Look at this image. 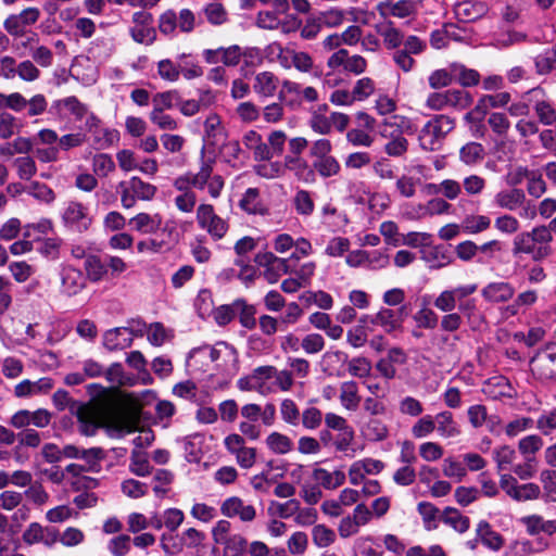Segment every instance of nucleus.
<instances>
[{
  "mask_svg": "<svg viewBox=\"0 0 556 556\" xmlns=\"http://www.w3.org/2000/svg\"><path fill=\"white\" fill-rule=\"evenodd\" d=\"M433 305L441 312L450 313L457 307V300L452 290H444L435 298Z\"/></svg>",
  "mask_w": 556,
  "mask_h": 556,
  "instance_id": "62",
  "label": "nucleus"
},
{
  "mask_svg": "<svg viewBox=\"0 0 556 556\" xmlns=\"http://www.w3.org/2000/svg\"><path fill=\"white\" fill-rule=\"evenodd\" d=\"M128 328L119 327L108 330L103 336V345L110 351L123 350L128 348L132 343V338L121 339L123 331H127Z\"/></svg>",
  "mask_w": 556,
  "mask_h": 556,
  "instance_id": "26",
  "label": "nucleus"
},
{
  "mask_svg": "<svg viewBox=\"0 0 556 556\" xmlns=\"http://www.w3.org/2000/svg\"><path fill=\"white\" fill-rule=\"evenodd\" d=\"M435 430V424L431 415L419 418L412 427V434L416 439H421Z\"/></svg>",
  "mask_w": 556,
  "mask_h": 556,
  "instance_id": "56",
  "label": "nucleus"
},
{
  "mask_svg": "<svg viewBox=\"0 0 556 556\" xmlns=\"http://www.w3.org/2000/svg\"><path fill=\"white\" fill-rule=\"evenodd\" d=\"M442 471L445 477L456 479L457 481L463 480L467 475L466 468L463 464L451 457L443 460Z\"/></svg>",
  "mask_w": 556,
  "mask_h": 556,
  "instance_id": "58",
  "label": "nucleus"
},
{
  "mask_svg": "<svg viewBox=\"0 0 556 556\" xmlns=\"http://www.w3.org/2000/svg\"><path fill=\"white\" fill-rule=\"evenodd\" d=\"M295 210L301 215H311L314 211V201L306 190H300L293 199Z\"/></svg>",
  "mask_w": 556,
  "mask_h": 556,
  "instance_id": "59",
  "label": "nucleus"
},
{
  "mask_svg": "<svg viewBox=\"0 0 556 556\" xmlns=\"http://www.w3.org/2000/svg\"><path fill=\"white\" fill-rule=\"evenodd\" d=\"M17 76L21 80L31 83L40 77L39 68L30 60H25L18 63Z\"/></svg>",
  "mask_w": 556,
  "mask_h": 556,
  "instance_id": "63",
  "label": "nucleus"
},
{
  "mask_svg": "<svg viewBox=\"0 0 556 556\" xmlns=\"http://www.w3.org/2000/svg\"><path fill=\"white\" fill-rule=\"evenodd\" d=\"M435 429L442 438H454L459 434L458 427L454 421L451 412L444 410L435 415L433 418Z\"/></svg>",
  "mask_w": 556,
  "mask_h": 556,
  "instance_id": "24",
  "label": "nucleus"
},
{
  "mask_svg": "<svg viewBox=\"0 0 556 556\" xmlns=\"http://www.w3.org/2000/svg\"><path fill=\"white\" fill-rule=\"evenodd\" d=\"M514 288L507 282H494L482 290L485 300L493 303H501L510 300L514 295Z\"/></svg>",
  "mask_w": 556,
  "mask_h": 556,
  "instance_id": "21",
  "label": "nucleus"
},
{
  "mask_svg": "<svg viewBox=\"0 0 556 556\" xmlns=\"http://www.w3.org/2000/svg\"><path fill=\"white\" fill-rule=\"evenodd\" d=\"M493 458L496 463L497 472L501 473L509 468L516 458V451L509 445H502L494 450Z\"/></svg>",
  "mask_w": 556,
  "mask_h": 556,
  "instance_id": "34",
  "label": "nucleus"
},
{
  "mask_svg": "<svg viewBox=\"0 0 556 556\" xmlns=\"http://www.w3.org/2000/svg\"><path fill=\"white\" fill-rule=\"evenodd\" d=\"M427 188H434V193H441L448 200H455L462 193V186L453 179H445L440 185L429 184Z\"/></svg>",
  "mask_w": 556,
  "mask_h": 556,
  "instance_id": "46",
  "label": "nucleus"
},
{
  "mask_svg": "<svg viewBox=\"0 0 556 556\" xmlns=\"http://www.w3.org/2000/svg\"><path fill=\"white\" fill-rule=\"evenodd\" d=\"M129 35L135 42L140 45L151 46L156 40V29L152 25L130 27Z\"/></svg>",
  "mask_w": 556,
  "mask_h": 556,
  "instance_id": "44",
  "label": "nucleus"
},
{
  "mask_svg": "<svg viewBox=\"0 0 556 556\" xmlns=\"http://www.w3.org/2000/svg\"><path fill=\"white\" fill-rule=\"evenodd\" d=\"M197 222L214 240H220L228 231V223L218 216L213 205L200 204L197 208Z\"/></svg>",
  "mask_w": 556,
  "mask_h": 556,
  "instance_id": "5",
  "label": "nucleus"
},
{
  "mask_svg": "<svg viewBox=\"0 0 556 556\" xmlns=\"http://www.w3.org/2000/svg\"><path fill=\"white\" fill-rule=\"evenodd\" d=\"M239 205L249 214H264L266 212L260 200V191L256 188H249L240 200Z\"/></svg>",
  "mask_w": 556,
  "mask_h": 556,
  "instance_id": "28",
  "label": "nucleus"
},
{
  "mask_svg": "<svg viewBox=\"0 0 556 556\" xmlns=\"http://www.w3.org/2000/svg\"><path fill=\"white\" fill-rule=\"evenodd\" d=\"M377 10L381 16H394L399 18L407 17L415 12V5L408 0L397 2L383 1L377 4Z\"/></svg>",
  "mask_w": 556,
  "mask_h": 556,
  "instance_id": "17",
  "label": "nucleus"
},
{
  "mask_svg": "<svg viewBox=\"0 0 556 556\" xmlns=\"http://www.w3.org/2000/svg\"><path fill=\"white\" fill-rule=\"evenodd\" d=\"M85 269L88 279L96 282L106 274V263L97 255H88L85 261Z\"/></svg>",
  "mask_w": 556,
  "mask_h": 556,
  "instance_id": "33",
  "label": "nucleus"
},
{
  "mask_svg": "<svg viewBox=\"0 0 556 556\" xmlns=\"http://www.w3.org/2000/svg\"><path fill=\"white\" fill-rule=\"evenodd\" d=\"M362 431L370 441H382L388 437L387 426L377 418L369 419Z\"/></svg>",
  "mask_w": 556,
  "mask_h": 556,
  "instance_id": "39",
  "label": "nucleus"
},
{
  "mask_svg": "<svg viewBox=\"0 0 556 556\" xmlns=\"http://www.w3.org/2000/svg\"><path fill=\"white\" fill-rule=\"evenodd\" d=\"M123 493L131 498H140L147 494L148 486L135 479H127L122 483Z\"/></svg>",
  "mask_w": 556,
  "mask_h": 556,
  "instance_id": "64",
  "label": "nucleus"
},
{
  "mask_svg": "<svg viewBox=\"0 0 556 556\" xmlns=\"http://www.w3.org/2000/svg\"><path fill=\"white\" fill-rule=\"evenodd\" d=\"M506 389H509L508 381L503 377H495L484 383L482 391L492 399H498L501 396H509Z\"/></svg>",
  "mask_w": 556,
  "mask_h": 556,
  "instance_id": "41",
  "label": "nucleus"
},
{
  "mask_svg": "<svg viewBox=\"0 0 556 556\" xmlns=\"http://www.w3.org/2000/svg\"><path fill=\"white\" fill-rule=\"evenodd\" d=\"M92 169L96 175L106 177L115 169V163L109 154H96L92 160Z\"/></svg>",
  "mask_w": 556,
  "mask_h": 556,
  "instance_id": "50",
  "label": "nucleus"
},
{
  "mask_svg": "<svg viewBox=\"0 0 556 556\" xmlns=\"http://www.w3.org/2000/svg\"><path fill=\"white\" fill-rule=\"evenodd\" d=\"M528 40V35L523 31L507 29L500 33L495 38V46L498 48H509L514 45L523 43Z\"/></svg>",
  "mask_w": 556,
  "mask_h": 556,
  "instance_id": "37",
  "label": "nucleus"
},
{
  "mask_svg": "<svg viewBox=\"0 0 556 556\" xmlns=\"http://www.w3.org/2000/svg\"><path fill=\"white\" fill-rule=\"evenodd\" d=\"M300 420L306 430H316L323 422V413L319 408L309 406L301 413Z\"/></svg>",
  "mask_w": 556,
  "mask_h": 556,
  "instance_id": "48",
  "label": "nucleus"
},
{
  "mask_svg": "<svg viewBox=\"0 0 556 556\" xmlns=\"http://www.w3.org/2000/svg\"><path fill=\"white\" fill-rule=\"evenodd\" d=\"M326 356H333L337 359L346 363L348 371L354 378L364 379L370 376L372 368L371 362L364 356H357L349 359V356L341 351H336L332 354H326Z\"/></svg>",
  "mask_w": 556,
  "mask_h": 556,
  "instance_id": "13",
  "label": "nucleus"
},
{
  "mask_svg": "<svg viewBox=\"0 0 556 556\" xmlns=\"http://www.w3.org/2000/svg\"><path fill=\"white\" fill-rule=\"evenodd\" d=\"M60 277V293L67 298L79 294L87 286V278L83 271L72 266L64 267Z\"/></svg>",
  "mask_w": 556,
  "mask_h": 556,
  "instance_id": "10",
  "label": "nucleus"
},
{
  "mask_svg": "<svg viewBox=\"0 0 556 556\" xmlns=\"http://www.w3.org/2000/svg\"><path fill=\"white\" fill-rule=\"evenodd\" d=\"M279 86V79L271 72H261L254 77L253 90L263 98L274 97Z\"/></svg>",
  "mask_w": 556,
  "mask_h": 556,
  "instance_id": "15",
  "label": "nucleus"
},
{
  "mask_svg": "<svg viewBox=\"0 0 556 556\" xmlns=\"http://www.w3.org/2000/svg\"><path fill=\"white\" fill-rule=\"evenodd\" d=\"M488 124L497 136L504 137L507 135L510 122L504 113H491L488 118Z\"/></svg>",
  "mask_w": 556,
  "mask_h": 556,
  "instance_id": "55",
  "label": "nucleus"
},
{
  "mask_svg": "<svg viewBox=\"0 0 556 556\" xmlns=\"http://www.w3.org/2000/svg\"><path fill=\"white\" fill-rule=\"evenodd\" d=\"M491 219L484 215H467L462 220V229L466 233L476 235L490 228Z\"/></svg>",
  "mask_w": 556,
  "mask_h": 556,
  "instance_id": "30",
  "label": "nucleus"
},
{
  "mask_svg": "<svg viewBox=\"0 0 556 556\" xmlns=\"http://www.w3.org/2000/svg\"><path fill=\"white\" fill-rule=\"evenodd\" d=\"M178 100L179 93L176 90L157 92L152 98L153 108L151 111L165 112L166 110H170L177 105Z\"/></svg>",
  "mask_w": 556,
  "mask_h": 556,
  "instance_id": "31",
  "label": "nucleus"
},
{
  "mask_svg": "<svg viewBox=\"0 0 556 556\" xmlns=\"http://www.w3.org/2000/svg\"><path fill=\"white\" fill-rule=\"evenodd\" d=\"M225 448L235 456L237 464L249 469L256 462V448L245 445V439L239 433H230L224 439Z\"/></svg>",
  "mask_w": 556,
  "mask_h": 556,
  "instance_id": "6",
  "label": "nucleus"
},
{
  "mask_svg": "<svg viewBox=\"0 0 556 556\" xmlns=\"http://www.w3.org/2000/svg\"><path fill=\"white\" fill-rule=\"evenodd\" d=\"M220 544L224 545L223 556H241L248 546L247 540L240 534L230 535Z\"/></svg>",
  "mask_w": 556,
  "mask_h": 556,
  "instance_id": "43",
  "label": "nucleus"
},
{
  "mask_svg": "<svg viewBox=\"0 0 556 556\" xmlns=\"http://www.w3.org/2000/svg\"><path fill=\"white\" fill-rule=\"evenodd\" d=\"M375 90V81L369 77H363L355 83L352 89L353 98H355L356 101H364L371 96Z\"/></svg>",
  "mask_w": 556,
  "mask_h": 556,
  "instance_id": "53",
  "label": "nucleus"
},
{
  "mask_svg": "<svg viewBox=\"0 0 556 556\" xmlns=\"http://www.w3.org/2000/svg\"><path fill=\"white\" fill-rule=\"evenodd\" d=\"M157 74L164 80L177 81L179 79V66L174 64L169 59L161 60L157 63Z\"/></svg>",
  "mask_w": 556,
  "mask_h": 556,
  "instance_id": "61",
  "label": "nucleus"
},
{
  "mask_svg": "<svg viewBox=\"0 0 556 556\" xmlns=\"http://www.w3.org/2000/svg\"><path fill=\"white\" fill-rule=\"evenodd\" d=\"M477 534L490 548L497 551L503 546L502 536L491 529V526L486 521H480L477 528Z\"/></svg>",
  "mask_w": 556,
  "mask_h": 556,
  "instance_id": "32",
  "label": "nucleus"
},
{
  "mask_svg": "<svg viewBox=\"0 0 556 556\" xmlns=\"http://www.w3.org/2000/svg\"><path fill=\"white\" fill-rule=\"evenodd\" d=\"M280 414L282 420L291 426H298L300 424V410L295 402L291 399H285L280 405Z\"/></svg>",
  "mask_w": 556,
  "mask_h": 556,
  "instance_id": "51",
  "label": "nucleus"
},
{
  "mask_svg": "<svg viewBox=\"0 0 556 556\" xmlns=\"http://www.w3.org/2000/svg\"><path fill=\"white\" fill-rule=\"evenodd\" d=\"M129 469L134 475L139 477H147L152 471L148 458L139 451H132Z\"/></svg>",
  "mask_w": 556,
  "mask_h": 556,
  "instance_id": "47",
  "label": "nucleus"
},
{
  "mask_svg": "<svg viewBox=\"0 0 556 556\" xmlns=\"http://www.w3.org/2000/svg\"><path fill=\"white\" fill-rule=\"evenodd\" d=\"M313 542L318 547H327L336 540V533L325 525H317L312 530Z\"/></svg>",
  "mask_w": 556,
  "mask_h": 556,
  "instance_id": "49",
  "label": "nucleus"
},
{
  "mask_svg": "<svg viewBox=\"0 0 556 556\" xmlns=\"http://www.w3.org/2000/svg\"><path fill=\"white\" fill-rule=\"evenodd\" d=\"M213 174V165L211 161H205L202 163L198 173H191V184L192 187L203 190L211 179Z\"/></svg>",
  "mask_w": 556,
  "mask_h": 556,
  "instance_id": "57",
  "label": "nucleus"
},
{
  "mask_svg": "<svg viewBox=\"0 0 556 556\" xmlns=\"http://www.w3.org/2000/svg\"><path fill=\"white\" fill-rule=\"evenodd\" d=\"M455 127L454 118L447 115H435L421 128L418 139L420 147L426 151H437L443 140Z\"/></svg>",
  "mask_w": 556,
  "mask_h": 556,
  "instance_id": "2",
  "label": "nucleus"
},
{
  "mask_svg": "<svg viewBox=\"0 0 556 556\" xmlns=\"http://www.w3.org/2000/svg\"><path fill=\"white\" fill-rule=\"evenodd\" d=\"M371 323L381 326L388 333L397 329L401 324L400 319L396 318L395 312L389 308L379 311L371 319Z\"/></svg>",
  "mask_w": 556,
  "mask_h": 556,
  "instance_id": "36",
  "label": "nucleus"
},
{
  "mask_svg": "<svg viewBox=\"0 0 556 556\" xmlns=\"http://www.w3.org/2000/svg\"><path fill=\"white\" fill-rule=\"evenodd\" d=\"M473 102L472 96L463 89H450L443 92H432L426 100V106L432 111H442L447 108L457 111L465 110Z\"/></svg>",
  "mask_w": 556,
  "mask_h": 556,
  "instance_id": "4",
  "label": "nucleus"
},
{
  "mask_svg": "<svg viewBox=\"0 0 556 556\" xmlns=\"http://www.w3.org/2000/svg\"><path fill=\"white\" fill-rule=\"evenodd\" d=\"M130 225L134 229L143 233H153L160 229L162 224V217L160 214L153 216L147 213H139L130 219Z\"/></svg>",
  "mask_w": 556,
  "mask_h": 556,
  "instance_id": "23",
  "label": "nucleus"
},
{
  "mask_svg": "<svg viewBox=\"0 0 556 556\" xmlns=\"http://www.w3.org/2000/svg\"><path fill=\"white\" fill-rule=\"evenodd\" d=\"M121 190V203L124 208H131L136 205L137 200L151 201L157 191V188L143 181L141 178L134 176L128 181L118 184Z\"/></svg>",
  "mask_w": 556,
  "mask_h": 556,
  "instance_id": "3",
  "label": "nucleus"
},
{
  "mask_svg": "<svg viewBox=\"0 0 556 556\" xmlns=\"http://www.w3.org/2000/svg\"><path fill=\"white\" fill-rule=\"evenodd\" d=\"M139 406L119 399L112 390L102 393L90 403L77 408L76 417L79 431L87 437L93 435L101 427H110L128 432L137 429Z\"/></svg>",
  "mask_w": 556,
  "mask_h": 556,
  "instance_id": "1",
  "label": "nucleus"
},
{
  "mask_svg": "<svg viewBox=\"0 0 556 556\" xmlns=\"http://www.w3.org/2000/svg\"><path fill=\"white\" fill-rule=\"evenodd\" d=\"M63 220L79 232L86 231L91 224L87 207L78 201H71L67 204L63 213Z\"/></svg>",
  "mask_w": 556,
  "mask_h": 556,
  "instance_id": "12",
  "label": "nucleus"
},
{
  "mask_svg": "<svg viewBox=\"0 0 556 556\" xmlns=\"http://www.w3.org/2000/svg\"><path fill=\"white\" fill-rule=\"evenodd\" d=\"M441 520L452 527L455 531L464 533L469 529L470 520L462 515L456 508L446 507L440 516Z\"/></svg>",
  "mask_w": 556,
  "mask_h": 556,
  "instance_id": "25",
  "label": "nucleus"
},
{
  "mask_svg": "<svg viewBox=\"0 0 556 556\" xmlns=\"http://www.w3.org/2000/svg\"><path fill=\"white\" fill-rule=\"evenodd\" d=\"M313 478L327 490H334L345 482V473L341 470L329 472L324 468H316Z\"/></svg>",
  "mask_w": 556,
  "mask_h": 556,
  "instance_id": "22",
  "label": "nucleus"
},
{
  "mask_svg": "<svg viewBox=\"0 0 556 556\" xmlns=\"http://www.w3.org/2000/svg\"><path fill=\"white\" fill-rule=\"evenodd\" d=\"M526 201L523 190L513 188L497 192L494 197L495 204L504 210L515 211Z\"/></svg>",
  "mask_w": 556,
  "mask_h": 556,
  "instance_id": "19",
  "label": "nucleus"
},
{
  "mask_svg": "<svg viewBox=\"0 0 556 556\" xmlns=\"http://www.w3.org/2000/svg\"><path fill=\"white\" fill-rule=\"evenodd\" d=\"M220 511L224 516L232 518L238 516L243 522H251L256 517L254 506L248 505L238 496H231L222 503Z\"/></svg>",
  "mask_w": 556,
  "mask_h": 556,
  "instance_id": "11",
  "label": "nucleus"
},
{
  "mask_svg": "<svg viewBox=\"0 0 556 556\" xmlns=\"http://www.w3.org/2000/svg\"><path fill=\"white\" fill-rule=\"evenodd\" d=\"M149 118L153 125L162 130H176L178 128L177 121L165 112L151 111Z\"/></svg>",
  "mask_w": 556,
  "mask_h": 556,
  "instance_id": "54",
  "label": "nucleus"
},
{
  "mask_svg": "<svg viewBox=\"0 0 556 556\" xmlns=\"http://www.w3.org/2000/svg\"><path fill=\"white\" fill-rule=\"evenodd\" d=\"M314 173L316 172L323 178H329L340 173L341 166L338 160L332 156H326L314 160L313 162Z\"/></svg>",
  "mask_w": 556,
  "mask_h": 556,
  "instance_id": "29",
  "label": "nucleus"
},
{
  "mask_svg": "<svg viewBox=\"0 0 556 556\" xmlns=\"http://www.w3.org/2000/svg\"><path fill=\"white\" fill-rule=\"evenodd\" d=\"M254 262L264 268V278L269 283H276L281 275L292 273L289 260L278 257L271 252H258L254 256Z\"/></svg>",
  "mask_w": 556,
  "mask_h": 556,
  "instance_id": "7",
  "label": "nucleus"
},
{
  "mask_svg": "<svg viewBox=\"0 0 556 556\" xmlns=\"http://www.w3.org/2000/svg\"><path fill=\"white\" fill-rule=\"evenodd\" d=\"M454 13L458 21L469 23L481 18L486 13L482 2L463 1L455 5Z\"/></svg>",
  "mask_w": 556,
  "mask_h": 556,
  "instance_id": "18",
  "label": "nucleus"
},
{
  "mask_svg": "<svg viewBox=\"0 0 556 556\" xmlns=\"http://www.w3.org/2000/svg\"><path fill=\"white\" fill-rule=\"evenodd\" d=\"M283 167L292 172L295 178L305 184H313L315 181L313 165L309 166L301 156H285Z\"/></svg>",
  "mask_w": 556,
  "mask_h": 556,
  "instance_id": "14",
  "label": "nucleus"
},
{
  "mask_svg": "<svg viewBox=\"0 0 556 556\" xmlns=\"http://www.w3.org/2000/svg\"><path fill=\"white\" fill-rule=\"evenodd\" d=\"M511 491L509 497L517 502L536 500L541 494L540 488L535 483L517 484Z\"/></svg>",
  "mask_w": 556,
  "mask_h": 556,
  "instance_id": "42",
  "label": "nucleus"
},
{
  "mask_svg": "<svg viewBox=\"0 0 556 556\" xmlns=\"http://www.w3.org/2000/svg\"><path fill=\"white\" fill-rule=\"evenodd\" d=\"M17 176L23 180H30L37 173V166L33 157L20 156L13 163Z\"/></svg>",
  "mask_w": 556,
  "mask_h": 556,
  "instance_id": "45",
  "label": "nucleus"
},
{
  "mask_svg": "<svg viewBox=\"0 0 556 556\" xmlns=\"http://www.w3.org/2000/svg\"><path fill=\"white\" fill-rule=\"evenodd\" d=\"M266 444L268 448L276 454H287L293 446L291 439L279 432H271L266 438Z\"/></svg>",
  "mask_w": 556,
  "mask_h": 556,
  "instance_id": "35",
  "label": "nucleus"
},
{
  "mask_svg": "<svg viewBox=\"0 0 556 556\" xmlns=\"http://www.w3.org/2000/svg\"><path fill=\"white\" fill-rule=\"evenodd\" d=\"M203 14L207 22L215 26L223 25L228 21V13L225 7L219 2L208 3L203 9Z\"/></svg>",
  "mask_w": 556,
  "mask_h": 556,
  "instance_id": "38",
  "label": "nucleus"
},
{
  "mask_svg": "<svg viewBox=\"0 0 556 556\" xmlns=\"http://www.w3.org/2000/svg\"><path fill=\"white\" fill-rule=\"evenodd\" d=\"M533 376L540 380H556V346L536 353L530 361Z\"/></svg>",
  "mask_w": 556,
  "mask_h": 556,
  "instance_id": "8",
  "label": "nucleus"
},
{
  "mask_svg": "<svg viewBox=\"0 0 556 556\" xmlns=\"http://www.w3.org/2000/svg\"><path fill=\"white\" fill-rule=\"evenodd\" d=\"M484 155V148L478 142L466 143L459 151L460 161L467 165H473L481 161Z\"/></svg>",
  "mask_w": 556,
  "mask_h": 556,
  "instance_id": "40",
  "label": "nucleus"
},
{
  "mask_svg": "<svg viewBox=\"0 0 556 556\" xmlns=\"http://www.w3.org/2000/svg\"><path fill=\"white\" fill-rule=\"evenodd\" d=\"M340 402L346 409L354 412L358 408L361 396L358 394V386L354 380L343 381L340 384Z\"/></svg>",
  "mask_w": 556,
  "mask_h": 556,
  "instance_id": "20",
  "label": "nucleus"
},
{
  "mask_svg": "<svg viewBox=\"0 0 556 556\" xmlns=\"http://www.w3.org/2000/svg\"><path fill=\"white\" fill-rule=\"evenodd\" d=\"M205 136L211 144H216L224 139L225 129L222 125L220 117L213 113L210 114L204 122Z\"/></svg>",
  "mask_w": 556,
  "mask_h": 556,
  "instance_id": "27",
  "label": "nucleus"
},
{
  "mask_svg": "<svg viewBox=\"0 0 556 556\" xmlns=\"http://www.w3.org/2000/svg\"><path fill=\"white\" fill-rule=\"evenodd\" d=\"M260 114V109L251 101L241 102L236 108V115L243 123L257 121Z\"/></svg>",
  "mask_w": 556,
  "mask_h": 556,
  "instance_id": "52",
  "label": "nucleus"
},
{
  "mask_svg": "<svg viewBox=\"0 0 556 556\" xmlns=\"http://www.w3.org/2000/svg\"><path fill=\"white\" fill-rule=\"evenodd\" d=\"M278 100L283 106L292 111L299 110L302 105L300 85L294 81L283 80L278 92Z\"/></svg>",
  "mask_w": 556,
  "mask_h": 556,
  "instance_id": "16",
  "label": "nucleus"
},
{
  "mask_svg": "<svg viewBox=\"0 0 556 556\" xmlns=\"http://www.w3.org/2000/svg\"><path fill=\"white\" fill-rule=\"evenodd\" d=\"M22 540L29 546L41 543L47 547H52L59 542V530L54 527H45L39 522H31L24 530Z\"/></svg>",
  "mask_w": 556,
  "mask_h": 556,
  "instance_id": "9",
  "label": "nucleus"
},
{
  "mask_svg": "<svg viewBox=\"0 0 556 556\" xmlns=\"http://www.w3.org/2000/svg\"><path fill=\"white\" fill-rule=\"evenodd\" d=\"M417 510L422 517L424 522L428 529H434L437 526L433 523L440 516V510L432 503L420 502L417 506Z\"/></svg>",
  "mask_w": 556,
  "mask_h": 556,
  "instance_id": "60",
  "label": "nucleus"
}]
</instances>
